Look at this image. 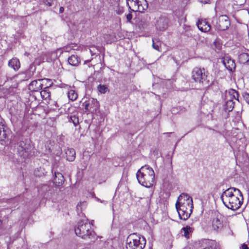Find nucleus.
Returning <instances> with one entry per match:
<instances>
[{"mask_svg":"<svg viewBox=\"0 0 249 249\" xmlns=\"http://www.w3.org/2000/svg\"><path fill=\"white\" fill-rule=\"evenodd\" d=\"M224 205L233 211L238 209L241 206L243 197L241 192L237 188L231 187L224 191L220 196Z\"/></svg>","mask_w":249,"mask_h":249,"instance_id":"obj_1","label":"nucleus"},{"mask_svg":"<svg viewBox=\"0 0 249 249\" xmlns=\"http://www.w3.org/2000/svg\"><path fill=\"white\" fill-rule=\"evenodd\" d=\"M136 176L139 182L146 187H150L154 183L155 173L148 165L142 166L137 172Z\"/></svg>","mask_w":249,"mask_h":249,"instance_id":"obj_2","label":"nucleus"},{"mask_svg":"<svg viewBox=\"0 0 249 249\" xmlns=\"http://www.w3.org/2000/svg\"><path fill=\"white\" fill-rule=\"evenodd\" d=\"M74 231L76 235L85 240L94 237V231L87 219L79 221L75 227Z\"/></svg>","mask_w":249,"mask_h":249,"instance_id":"obj_3","label":"nucleus"},{"mask_svg":"<svg viewBox=\"0 0 249 249\" xmlns=\"http://www.w3.org/2000/svg\"><path fill=\"white\" fill-rule=\"evenodd\" d=\"M192 78L200 86L208 85L209 83L208 78L209 72L204 68L195 67L192 71Z\"/></svg>","mask_w":249,"mask_h":249,"instance_id":"obj_4","label":"nucleus"},{"mask_svg":"<svg viewBox=\"0 0 249 249\" xmlns=\"http://www.w3.org/2000/svg\"><path fill=\"white\" fill-rule=\"evenodd\" d=\"M126 249H143L146 240L142 237L133 234L129 235L127 240Z\"/></svg>","mask_w":249,"mask_h":249,"instance_id":"obj_5","label":"nucleus"},{"mask_svg":"<svg viewBox=\"0 0 249 249\" xmlns=\"http://www.w3.org/2000/svg\"><path fill=\"white\" fill-rule=\"evenodd\" d=\"M176 207L180 219L183 220L187 219L192 213L193 208V203L184 204H176Z\"/></svg>","mask_w":249,"mask_h":249,"instance_id":"obj_6","label":"nucleus"},{"mask_svg":"<svg viewBox=\"0 0 249 249\" xmlns=\"http://www.w3.org/2000/svg\"><path fill=\"white\" fill-rule=\"evenodd\" d=\"M129 8L133 12H143L148 8L146 0H126Z\"/></svg>","mask_w":249,"mask_h":249,"instance_id":"obj_7","label":"nucleus"},{"mask_svg":"<svg viewBox=\"0 0 249 249\" xmlns=\"http://www.w3.org/2000/svg\"><path fill=\"white\" fill-rule=\"evenodd\" d=\"M86 112L91 113H95L99 108V102L96 99L89 98L85 101L82 104Z\"/></svg>","mask_w":249,"mask_h":249,"instance_id":"obj_8","label":"nucleus"},{"mask_svg":"<svg viewBox=\"0 0 249 249\" xmlns=\"http://www.w3.org/2000/svg\"><path fill=\"white\" fill-rule=\"evenodd\" d=\"M32 145L28 142L21 141L18 147V154L23 159L28 158L31 153Z\"/></svg>","mask_w":249,"mask_h":249,"instance_id":"obj_9","label":"nucleus"},{"mask_svg":"<svg viewBox=\"0 0 249 249\" xmlns=\"http://www.w3.org/2000/svg\"><path fill=\"white\" fill-rule=\"evenodd\" d=\"M216 20V21L214 26L218 30H226L230 25L229 18L226 15H221Z\"/></svg>","mask_w":249,"mask_h":249,"instance_id":"obj_10","label":"nucleus"},{"mask_svg":"<svg viewBox=\"0 0 249 249\" xmlns=\"http://www.w3.org/2000/svg\"><path fill=\"white\" fill-rule=\"evenodd\" d=\"M168 20L166 17H160L157 21L156 28L160 31H164L168 26Z\"/></svg>","mask_w":249,"mask_h":249,"instance_id":"obj_11","label":"nucleus"},{"mask_svg":"<svg viewBox=\"0 0 249 249\" xmlns=\"http://www.w3.org/2000/svg\"><path fill=\"white\" fill-rule=\"evenodd\" d=\"M223 63L227 70L230 71H234L235 69L234 61L229 56L223 58Z\"/></svg>","mask_w":249,"mask_h":249,"instance_id":"obj_12","label":"nucleus"},{"mask_svg":"<svg viewBox=\"0 0 249 249\" xmlns=\"http://www.w3.org/2000/svg\"><path fill=\"white\" fill-rule=\"evenodd\" d=\"M188 203H193L192 198L188 194L182 193L178 197L176 204H184Z\"/></svg>","mask_w":249,"mask_h":249,"instance_id":"obj_13","label":"nucleus"},{"mask_svg":"<svg viewBox=\"0 0 249 249\" xmlns=\"http://www.w3.org/2000/svg\"><path fill=\"white\" fill-rule=\"evenodd\" d=\"M197 26L199 30L205 33L209 32L211 28L208 22L204 19L198 20L197 22Z\"/></svg>","mask_w":249,"mask_h":249,"instance_id":"obj_14","label":"nucleus"},{"mask_svg":"<svg viewBox=\"0 0 249 249\" xmlns=\"http://www.w3.org/2000/svg\"><path fill=\"white\" fill-rule=\"evenodd\" d=\"M29 89L33 92H37L42 89L40 79L33 81L29 85Z\"/></svg>","mask_w":249,"mask_h":249,"instance_id":"obj_15","label":"nucleus"},{"mask_svg":"<svg viewBox=\"0 0 249 249\" xmlns=\"http://www.w3.org/2000/svg\"><path fill=\"white\" fill-rule=\"evenodd\" d=\"M10 133L8 128L2 123H0V141L6 139Z\"/></svg>","mask_w":249,"mask_h":249,"instance_id":"obj_16","label":"nucleus"},{"mask_svg":"<svg viewBox=\"0 0 249 249\" xmlns=\"http://www.w3.org/2000/svg\"><path fill=\"white\" fill-rule=\"evenodd\" d=\"M8 65L16 71L19 69L20 66L19 61L17 58L10 59L8 62Z\"/></svg>","mask_w":249,"mask_h":249,"instance_id":"obj_17","label":"nucleus"},{"mask_svg":"<svg viewBox=\"0 0 249 249\" xmlns=\"http://www.w3.org/2000/svg\"><path fill=\"white\" fill-rule=\"evenodd\" d=\"M238 93L235 90L231 89L229 90V92L226 94V99H229L230 100H238Z\"/></svg>","mask_w":249,"mask_h":249,"instance_id":"obj_18","label":"nucleus"},{"mask_svg":"<svg viewBox=\"0 0 249 249\" xmlns=\"http://www.w3.org/2000/svg\"><path fill=\"white\" fill-rule=\"evenodd\" d=\"M67 160L70 161H72L75 158V151L73 148H69L66 151Z\"/></svg>","mask_w":249,"mask_h":249,"instance_id":"obj_19","label":"nucleus"},{"mask_svg":"<svg viewBox=\"0 0 249 249\" xmlns=\"http://www.w3.org/2000/svg\"><path fill=\"white\" fill-rule=\"evenodd\" d=\"M212 224L213 228L216 231L221 230L223 226L222 222L217 217L213 219Z\"/></svg>","mask_w":249,"mask_h":249,"instance_id":"obj_20","label":"nucleus"},{"mask_svg":"<svg viewBox=\"0 0 249 249\" xmlns=\"http://www.w3.org/2000/svg\"><path fill=\"white\" fill-rule=\"evenodd\" d=\"M53 182L56 185L60 186L62 185L64 182V178L62 174L60 173H55Z\"/></svg>","mask_w":249,"mask_h":249,"instance_id":"obj_21","label":"nucleus"},{"mask_svg":"<svg viewBox=\"0 0 249 249\" xmlns=\"http://www.w3.org/2000/svg\"><path fill=\"white\" fill-rule=\"evenodd\" d=\"M68 61L71 65L73 66H78L80 62L79 58L77 55H74L70 56Z\"/></svg>","mask_w":249,"mask_h":249,"instance_id":"obj_22","label":"nucleus"},{"mask_svg":"<svg viewBox=\"0 0 249 249\" xmlns=\"http://www.w3.org/2000/svg\"><path fill=\"white\" fill-rule=\"evenodd\" d=\"M226 101L224 105V109L226 111H231L234 107V102L232 100L226 99Z\"/></svg>","mask_w":249,"mask_h":249,"instance_id":"obj_23","label":"nucleus"},{"mask_svg":"<svg viewBox=\"0 0 249 249\" xmlns=\"http://www.w3.org/2000/svg\"><path fill=\"white\" fill-rule=\"evenodd\" d=\"M238 60L240 63H247L249 61V54L245 53H241L238 56Z\"/></svg>","mask_w":249,"mask_h":249,"instance_id":"obj_24","label":"nucleus"},{"mask_svg":"<svg viewBox=\"0 0 249 249\" xmlns=\"http://www.w3.org/2000/svg\"><path fill=\"white\" fill-rule=\"evenodd\" d=\"M40 82L42 89H48L53 84L51 80L49 79H41Z\"/></svg>","mask_w":249,"mask_h":249,"instance_id":"obj_25","label":"nucleus"},{"mask_svg":"<svg viewBox=\"0 0 249 249\" xmlns=\"http://www.w3.org/2000/svg\"><path fill=\"white\" fill-rule=\"evenodd\" d=\"M182 231L184 232V236L187 239L190 237V234L193 232L194 229L189 226H186L182 228Z\"/></svg>","mask_w":249,"mask_h":249,"instance_id":"obj_26","label":"nucleus"},{"mask_svg":"<svg viewBox=\"0 0 249 249\" xmlns=\"http://www.w3.org/2000/svg\"><path fill=\"white\" fill-rule=\"evenodd\" d=\"M68 96L70 100L75 101L78 97V94L75 90L71 89L68 91Z\"/></svg>","mask_w":249,"mask_h":249,"instance_id":"obj_27","label":"nucleus"},{"mask_svg":"<svg viewBox=\"0 0 249 249\" xmlns=\"http://www.w3.org/2000/svg\"><path fill=\"white\" fill-rule=\"evenodd\" d=\"M40 95L44 100H49L51 98V93L48 89H44L40 91Z\"/></svg>","mask_w":249,"mask_h":249,"instance_id":"obj_28","label":"nucleus"},{"mask_svg":"<svg viewBox=\"0 0 249 249\" xmlns=\"http://www.w3.org/2000/svg\"><path fill=\"white\" fill-rule=\"evenodd\" d=\"M97 89L101 93L104 94L107 91L108 88L106 85L100 84L97 87Z\"/></svg>","mask_w":249,"mask_h":249,"instance_id":"obj_29","label":"nucleus"},{"mask_svg":"<svg viewBox=\"0 0 249 249\" xmlns=\"http://www.w3.org/2000/svg\"><path fill=\"white\" fill-rule=\"evenodd\" d=\"M70 122H72L75 126H76L79 124V119L77 116L75 115H71L70 117Z\"/></svg>","mask_w":249,"mask_h":249,"instance_id":"obj_30","label":"nucleus"},{"mask_svg":"<svg viewBox=\"0 0 249 249\" xmlns=\"http://www.w3.org/2000/svg\"><path fill=\"white\" fill-rule=\"evenodd\" d=\"M243 97L246 102L249 104V93H245L243 95Z\"/></svg>","mask_w":249,"mask_h":249,"instance_id":"obj_31","label":"nucleus"},{"mask_svg":"<svg viewBox=\"0 0 249 249\" xmlns=\"http://www.w3.org/2000/svg\"><path fill=\"white\" fill-rule=\"evenodd\" d=\"M236 2V4L237 5H243L246 1V0H234Z\"/></svg>","mask_w":249,"mask_h":249,"instance_id":"obj_32","label":"nucleus"},{"mask_svg":"<svg viewBox=\"0 0 249 249\" xmlns=\"http://www.w3.org/2000/svg\"><path fill=\"white\" fill-rule=\"evenodd\" d=\"M153 44H152V46H153V48L156 50H158L159 51H160V50H159V48H160V47H159V45L158 44H156L155 42H154V40L153 39Z\"/></svg>","mask_w":249,"mask_h":249,"instance_id":"obj_33","label":"nucleus"},{"mask_svg":"<svg viewBox=\"0 0 249 249\" xmlns=\"http://www.w3.org/2000/svg\"><path fill=\"white\" fill-rule=\"evenodd\" d=\"M132 18V15H131V14L129 13L126 15V19H127V22H130Z\"/></svg>","mask_w":249,"mask_h":249,"instance_id":"obj_34","label":"nucleus"},{"mask_svg":"<svg viewBox=\"0 0 249 249\" xmlns=\"http://www.w3.org/2000/svg\"><path fill=\"white\" fill-rule=\"evenodd\" d=\"M44 3L46 5L51 6L52 5V0H45Z\"/></svg>","mask_w":249,"mask_h":249,"instance_id":"obj_35","label":"nucleus"},{"mask_svg":"<svg viewBox=\"0 0 249 249\" xmlns=\"http://www.w3.org/2000/svg\"><path fill=\"white\" fill-rule=\"evenodd\" d=\"M240 249H249V248L248 247L247 245L243 244L240 247Z\"/></svg>","mask_w":249,"mask_h":249,"instance_id":"obj_36","label":"nucleus"},{"mask_svg":"<svg viewBox=\"0 0 249 249\" xmlns=\"http://www.w3.org/2000/svg\"><path fill=\"white\" fill-rule=\"evenodd\" d=\"M199 1L202 3L206 4L209 2L210 0H199Z\"/></svg>","mask_w":249,"mask_h":249,"instance_id":"obj_37","label":"nucleus"},{"mask_svg":"<svg viewBox=\"0 0 249 249\" xmlns=\"http://www.w3.org/2000/svg\"><path fill=\"white\" fill-rule=\"evenodd\" d=\"M59 11H60V13L63 12V11H64V8H63V7H61L60 8Z\"/></svg>","mask_w":249,"mask_h":249,"instance_id":"obj_38","label":"nucleus"}]
</instances>
